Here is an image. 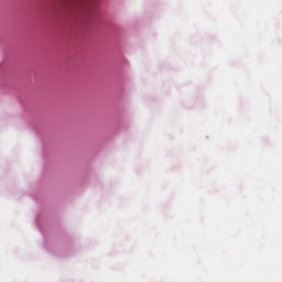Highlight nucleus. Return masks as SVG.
Segmentation results:
<instances>
[{
	"label": "nucleus",
	"instance_id": "1",
	"mask_svg": "<svg viewBox=\"0 0 282 282\" xmlns=\"http://www.w3.org/2000/svg\"><path fill=\"white\" fill-rule=\"evenodd\" d=\"M77 1H83V0H77Z\"/></svg>",
	"mask_w": 282,
	"mask_h": 282
}]
</instances>
